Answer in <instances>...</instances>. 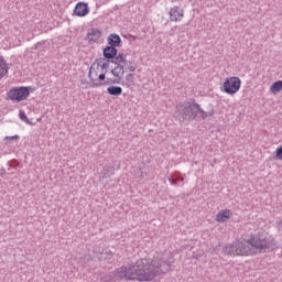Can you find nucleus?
<instances>
[{"label":"nucleus","instance_id":"21","mask_svg":"<svg viewBox=\"0 0 282 282\" xmlns=\"http://www.w3.org/2000/svg\"><path fill=\"white\" fill-rule=\"evenodd\" d=\"M116 61L117 63H127V55H124V53H119L118 55H116Z\"/></svg>","mask_w":282,"mask_h":282},{"label":"nucleus","instance_id":"17","mask_svg":"<svg viewBox=\"0 0 282 282\" xmlns=\"http://www.w3.org/2000/svg\"><path fill=\"white\" fill-rule=\"evenodd\" d=\"M281 90H282V80L274 82L270 87V91H272V94H279V91Z\"/></svg>","mask_w":282,"mask_h":282},{"label":"nucleus","instance_id":"6","mask_svg":"<svg viewBox=\"0 0 282 282\" xmlns=\"http://www.w3.org/2000/svg\"><path fill=\"white\" fill-rule=\"evenodd\" d=\"M241 89V78L234 76L225 79L223 91L229 96H235Z\"/></svg>","mask_w":282,"mask_h":282},{"label":"nucleus","instance_id":"3","mask_svg":"<svg viewBox=\"0 0 282 282\" xmlns=\"http://www.w3.org/2000/svg\"><path fill=\"white\" fill-rule=\"evenodd\" d=\"M176 113L180 118H182V122H191L192 120H197V118H199L200 120L212 118L213 109H210V111L208 112H204L202 106H199V104H196L195 99H193V101L177 105Z\"/></svg>","mask_w":282,"mask_h":282},{"label":"nucleus","instance_id":"30","mask_svg":"<svg viewBox=\"0 0 282 282\" xmlns=\"http://www.w3.org/2000/svg\"><path fill=\"white\" fill-rule=\"evenodd\" d=\"M110 63H113V65H116V63H118V61L117 59H110Z\"/></svg>","mask_w":282,"mask_h":282},{"label":"nucleus","instance_id":"18","mask_svg":"<svg viewBox=\"0 0 282 282\" xmlns=\"http://www.w3.org/2000/svg\"><path fill=\"white\" fill-rule=\"evenodd\" d=\"M122 80L118 77L115 78H107V80L104 83V85H121Z\"/></svg>","mask_w":282,"mask_h":282},{"label":"nucleus","instance_id":"5","mask_svg":"<svg viewBox=\"0 0 282 282\" xmlns=\"http://www.w3.org/2000/svg\"><path fill=\"white\" fill-rule=\"evenodd\" d=\"M29 96H30V87H25V86L14 87L7 93V98L15 102H21L23 100H26Z\"/></svg>","mask_w":282,"mask_h":282},{"label":"nucleus","instance_id":"1","mask_svg":"<svg viewBox=\"0 0 282 282\" xmlns=\"http://www.w3.org/2000/svg\"><path fill=\"white\" fill-rule=\"evenodd\" d=\"M174 263L175 258L171 252H165L160 258H141L134 263L116 269L113 273L101 276L100 282L153 281L159 274H166Z\"/></svg>","mask_w":282,"mask_h":282},{"label":"nucleus","instance_id":"31","mask_svg":"<svg viewBox=\"0 0 282 282\" xmlns=\"http://www.w3.org/2000/svg\"><path fill=\"white\" fill-rule=\"evenodd\" d=\"M220 213H230V210L229 209H223V210H220Z\"/></svg>","mask_w":282,"mask_h":282},{"label":"nucleus","instance_id":"9","mask_svg":"<svg viewBox=\"0 0 282 282\" xmlns=\"http://www.w3.org/2000/svg\"><path fill=\"white\" fill-rule=\"evenodd\" d=\"M184 18V10L180 7H174L170 10V21H182Z\"/></svg>","mask_w":282,"mask_h":282},{"label":"nucleus","instance_id":"16","mask_svg":"<svg viewBox=\"0 0 282 282\" xmlns=\"http://www.w3.org/2000/svg\"><path fill=\"white\" fill-rule=\"evenodd\" d=\"M232 217V213H218L216 216V221L219 224H224V221H228Z\"/></svg>","mask_w":282,"mask_h":282},{"label":"nucleus","instance_id":"23","mask_svg":"<svg viewBox=\"0 0 282 282\" xmlns=\"http://www.w3.org/2000/svg\"><path fill=\"white\" fill-rule=\"evenodd\" d=\"M210 109L213 111V116H215V108L210 104L207 107H205V109H203V112L206 113V112L210 111Z\"/></svg>","mask_w":282,"mask_h":282},{"label":"nucleus","instance_id":"2","mask_svg":"<svg viewBox=\"0 0 282 282\" xmlns=\"http://www.w3.org/2000/svg\"><path fill=\"white\" fill-rule=\"evenodd\" d=\"M276 243L274 238L268 237V234L263 230H258L251 234L250 237L245 238V242L236 240L230 245L223 248L224 254L229 257H250V254H260L262 252H268V250H274Z\"/></svg>","mask_w":282,"mask_h":282},{"label":"nucleus","instance_id":"10","mask_svg":"<svg viewBox=\"0 0 282 282\" xmlns=\"http://www.w3.org/2000/svg\"><path fill=\"white\" fill-rule=\"evenodd\" d=\"M107 42L108 46L110 47H120V45L122 44V39L120 37V35L111 33L108 35Z\"/></svg>","mask_w":282,"mask_h":282},{"label":"nucleus","instance_id":"25","mask_svg":"<svg viewBox=\"0 0 282 282\" xmlns=\"http://www.w3.org/2000/svg\"><path fill=\"white\" fill-rule=\"evenodd\" d=\"M19 139H20L19 134L6 137V140H19Z\"/></svg>","mask_w":282,"mask_h":282},{"label":"nucleus","instance_id":"29","mask_svg":"<svg viewBox=\"0 0 282 282\" xmlns=\"http://www.w3.org/2000/svg\"><path fill=\"white\" fill-rule=\"evenodd\" d=\"M176 182H184V177H176Z\"/></svg>","mask_w":282,"mask_h":282},{"label":"nucleus","instance_id":"28","mask_svg":"<svg viewBox=\"0 0 282 282\" xmlns=\"http://www.w3.org/2000/svg\"><path fill=\"white\" fill-rule=\"evenodd\" d=\"M39 47H41V42H37V43L35 44V50H39Z\"/></svg>","mask_w":282,"mask_h":282},{"label":"nucleus","instance_id":"27","mask_svg":"<svg viewBox=\"0 0 282 282\" xmlns=\"http://www.w3.org/2000/svg\"><path fill=\"white\" fill-rule=\"evenodd\" d=\"M128 69H129V72H135V66L130 65V66L128 67Z\"/></svg>","mask_w":282,"mask_h":282},{"label":"nucleus","instance_id":"12","mask_svg":"<svg viewBox=\"0 0 282 282\" xmlns=\"http://www.w3.org/2000/svg\"><path fill=\"white\" fill-rule=\"evenodd\" d=\"M102 36V31L100 29H91L90 32L87 33V40L89 43H96Z\"/></svg>","mask_w":282,"mask_h":282},{"label":"nucleus","instance_id":"15","mask_svg":"<svg viewBox=\"0 0 282 282\" xmlns=\"http://www.w3.org/2000/svg\"><path fill=\"white\" fill-rule=\"evenodd\" d=\"M107 94L109 96H121L122 95V87L120 86H110L107 88Z\"/></svg>","mask_w":282,"mask_h":282},{"label":"nucleus","instance_id":"13","mask_svg":"<svg viewBox=\"0 0 282 282\" xmlns=\"http://www.w3.org/2000/svg\"><path fill=\"white\" fill-rule=\"evenodd\" d=\"M8 72H10V66L3 55H0V80L4 76H8Z\"/></svg>","mask_w":282,"mask_h":282},{"label":"nucleus","instance_id":"26","mask_svg":"<svg viewBox=\"0 0 282 282\" xmlns=\"http://www.w3.org/2000/svg\"><path fill=\"white\" fill-rule=\"evenodd\" d=\"M169 182H171V184L173 186H177V180L176 178H169Z\"/></svg>","mask_w":282,"mask_h":282},{"label":"nucleus","instance_id":"24","mask_svg":"<svg viewBox=\"0 0 282 282\" xmlns=\"http://www.w3.org/2000/svg\"><path fill=\"white\" fill-rule=\"evenodd\" d=\"M126 80H127L128 83H133V74H132V73L128 74V75L126 76Z\"/></svg>","mask_w":282,"mask_h":282},{"label":"nucleus","instance_id":"4","mask_svg":"<svg viewBox=\"0 0 282 282\" xmlns=\"http://www.w3.org/2000/svg\"><path fill=\"white\" fill-rule=\"evenodd\" d=\"M102 61L105 58H96L89 68L88 78L90 80V87H102L105 85L102 82L107 79V73L101 70V74L98 75V69H100ZM94 73L95 77L98 76L97 78H94Z\"/></svg>","mask_w":282,"mask_h":282},{"label":"nucleus","instance_id":"7","mask_svg":"<svg viewBox=\"0 0 282 282\" xmlns=\"http://www.w3.org/2000/svg\"><path fill=\"white\" fill-rule=\"evenodd\" d=\"M74 14L76 17H87L89 14V6L85 2H78L75 6Z\"/></svg>","mask_w":282,"mask_h":282},{"label":"nucleus","instance_id":"19","mask_svg":"<svg viewBox=\"0 0 282 282\" xmlns=\"http://www.w3.org/2000/svg\"><path fill=\"white\" fill-rule=\"evenodd\" d=\"M110 64H111V61L109 59L102 61L101 64L99 65V67H101V72H105V74H107L109 72Z\"/></svg>","mask_w":282,"mask_h":282},{"label":"nucleus","instance_id":"20","mask_svg":"<svg viewBox=\"0 0 282 282\" xmlns=\"http://www.w3.org/2000/svg\"><path fill=\"white\" fill-rule=\"evenodd\" d=\"M19 117H20V120H23V122H26V124H33L32 121L28 119V115H25V111L20 110Z\"/></svg>","mask_w":282,"mask_h":282},{"label":"nucleus","instance_id":"32","mask_svg":"<svg viewBox=\"0 0 282 282\" xmlns=\"http://www.w3.org/2000/svg\"><path fill=\"white\" fill-rule=\"evenodd\" d=\"M129 65H133V62H129Z\"/></svg>","mask_w":282,"mask_h":282},{"label":"nucleus","instance_id":"14","mask_svg":"<svg viewBox=\"0 0 282 282\" xmlns=\"http://www.w3.org/2000/svg\"><path fill=\"white\" fill-rule=\"evenodd\" d=\"M116 173V167L113 165H108L105 166L101 172H100V180H107V177H111V175H115Z\"/></svg>","mask_w":282,"mask_h":282},{"label":"nucleus","instance_id":"11","mask_svg":"<svg viewBox=\"0 0 282 282\" xmlns=\"http://www.w3.org/2000/svg\"><path fill=\"white\" fill-rule=\"evenodd\" d=\"M115 67L111 68L110 73L115 78H118L119 80H122V77L124 76V66L118 62H115Z\"/></svg>","mask_w":282,"mask_h":282},{"label":"nucleus","instance_id":"22","mask_svg":"<svg viewBox=\"0 0 282 282\" xmlns=\"http://www.w3.org/2000/svg\"><path fill=\"white\" fill-rule=\"evenodd\" d=\"M273 160H280L282 162V145L276 148Z\"/></svg>","mask_w":282,"mask_h":282},{"label":"nucleus","instance_id":"8","mask_svg":"<svg viewBox=\"0 0 282 282\" xmlns=\"http://www.w3.org/2000/svg\"><path fill=\"white\" fill-rule=\"evenodd\" d=\"M104 61H111L118 56V48L115 46H106L102 50Z\"/></svg>","mask_w":282,"mask_h":282}]
</instances>
